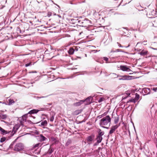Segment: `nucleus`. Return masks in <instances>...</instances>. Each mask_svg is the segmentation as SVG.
I'll return each instance as SVG.
<instances>
[{"label": "nucleus", "mask_w": 157, "mask_h": 157, "mask_svg": "<svg viewBox=\"0 0 157 157\" xmlns=\"http://www.w3.org/2000/svg\"><path fill=\"white\" fill-rule=\"evenodd\" d=\"M119 77H121V78H119V80H129L131 79V78L132 77L131 76L126 75L123 76L119 75Z\"/></svg>", "instance_id": "6"}, {"label": "nucleus", "mask_w": 157, "mask_h": 157, "mask_svg": "<svg viewBox=\"0 0 157 157\" xmlns=\"http://www.w3.org/2000/svg\"><path fill=\"white\" fill-rule=\"evenodd\" d=\"M104 114H102L101 115H99V116H98V117L99 118H100L101 117H104Z\"/></svg>", "instance_id": "38"}, {"label": "nucleus", "mask_w": 157, "mask_h": 157, "mask_svg": "<svg viewBox=\"0 0 157 157\" xmlns=\"http://www.w3.org/2000/svg\"><path fill=\"white\" fill-rule=\"evenodd\" d=\"M147 42V41H144L143 42V43L144 44V45H146V42Z\"/></svg>", "instance_id": "41"}, {"label": "nucleus", "mask_w": 157, "mask_h": 157, "mask_svg": "<svg viewBox=\"0 0 157 157\" xmlns=\"http://www.w3.org/2000/svg\"><path fill=\"white\" fill-rule=\"evenodd\" d=\"M116 52V50L115 51H114V50H112L111 51V52Z\"/></svg>", "instance_id": "42"}, {"label": "nucleus", "mask_w": 157, "mask_h": 157, "mask_svg": "<svg viewBox=\"0 0 157 157\" xmlns=\"http://www.w3.org/2000/svg\"><path fill=\"white\" fill-rule=\"evenodd\" d=\"M104 134V132L101 131V130L100 129L99 133H98V136H102Z\"/></svg>", "instance_id": "23"}, {"label": "nucleus", "mask_w": 157, "mask_h": 157, "mask_svg": "<svg viewBox=\"0 0 157 157\" xmlns=\"http://www.w3.org/2000/svg\"><path fill=\"white\" fill-rule=\"evenodd\" d=\"M57 6H58L59 7V6L57 5Z\"/></svg>", "instance_id": "53"}, {"label": "nucleus", "mask_w": 157, "mask_h": 157, "mask_svg": "<svg viewBox=\"0 0 157 157\" xmlns=\"http://www.w3.org/2000/svg\"><path fill=\"white\" fill-rule=\"evenodd\" d=\"M120 69L123 71H129L130 70V69L126 66L121 65L120 67Z\"/></svg>", "instance_id": "7"}, {"label": "nucleus", "mask_w": 157, "mask_h": 157, "mask_svg": "<svg viewBox=\"0 0 157 157\" xmlns=\"http://www.w3.org/2000/svg\"><path fill=\"white\" fill-rule=\"evenodd\" d=\"M111 118L109 115L103 117L100 121L99 124L101 127L108 129L110 125Z\"/></svg>", "instance_id": "1"}, {"label": "nucleus", "mask_w": 157, "mask_h": 157, "mask_svg": "<svg viewBox=\"0 0 157 157\" xmlns=\"http://www.w3.org/2000/svg\"><path fill=\"white\" fill-rule=\"evenodd\" d=\"M90 98H91L88 97V98H87L86 99V101H89V103H90Z\"/></svg>", "instance_id": "36"}, {"label": "nucleus", "mask_w": 157, "mask_h": 157, "mask_svg": "<svg viewBox=\"0 0 157 157\" xmlns=\"http://www.w3.org/2000/svg\"><path fill=\"white\" fill-rule=\"evenodd\" d=\"M70 78L68 77V78Z\"/></svg>", "instance_id": "54"}, {"label": "nucleus", "mask_w": 157, "mask_h": 157, "mask_svg": "<svg viewBox=\"0 0 157 157\" xmlns=\"http://www.w3.org/2000/svg\"><path fill=\"white\" fill-rule=\"evenodd\" d=\"M119 118L118 117H115L114 122L115 124H117L118 122Z\"/></svg>", "instance_id": "24"}, {"label": "nucleus", "mask_w": 157, "mask_h": 157, "mask_svg": "<svg viewBox=\"0 0 157 157\" xmlns=\"http://www.w3.org/2000/svg\"><path fill=\"white\" fill-rule=\"evenodd\" d=\"M152 49H154V50H156V48H152Z\"/></svg>", "instance_id": "50"}, {"label": "nucleus", "mask_w": 157, "mask_h": 157, "mask_svg": "<svg viewBox=\"0 0 157 157\" xmlns=\"http://www.w3.org/2000/svg\"><path fill=\"white\" fill-rule=\"evenodd\" d=\"M98 144L97 142L94 144V146L97 145Z\"/></svg>", "instance_id": "44"}, {"label": "nucleus", "mask_w": 157, "mask_h": 157, "mask_svg": "<svg viewBox=\"0 0 157 157\" xmlns=\"http://www.w3.org/2000/svg\"><path fill=\"white\" fill-rule=\"evenodd\" d=\"M104 100V98H100L99 100H98V102H101L102 101H103Z\"/></svg>", "instance_id": "33"}, {"label": "nucleus", "mask_w": 157, "mask_h": 157, "mask_svg": "<svg viewBox=\"0 0 157 157\" xmlns=\"http://www.w3.org/2000/svg\"><path fill=\"white\" fill-rule=\"evenodd\" d=\"M147 51L143 50L142 51L140 52V54L141 55L144 56L147 54Z\"/></svg>", "instance_id": "21"}, {"label": "nucleus", "mask_w": 157, "mask_h": 157, "mask_svg": "<svg viewBox=\"0 0 157 157\" xmlns=\"http://www.w3.org/2000/svg\"><path fill=\"white\" fill-rule=\"evenodd\" d=\"M135 99L137 101L139 99L140 96L137 93L135 94Z\"/></svg>", "instance_id": "26"}, {"label": "nucleus", "mask_w": 157, "mask_h": 157, "mask_svg": "<svg viewBox=\"0 0 157 157\" xmlns=\"http://www.w3.org/2000/svg\"><path fill=\"white\" fill-rule=\"evenodd\" d=\"M143 91L145 94H150L151 90L149 88H144L143 89Z\"/></svg>", "instance_id": "9"}, {"label": "nucleus", "mask_w": 157, "mask_h": 157, "mask_svg": "<svg viewBox=\"0 0 157 157\" xmlns=\"http://www.w3.org/2000/svg\"><path fill=\"white\" fill-rule=\"evenodd\" d=\"M153 90L155 92H156L157 90V87L154 88H153Z\"/></svg>", "instance_id": "40"}, {"label": "nucleus", "mask_w": 157, "mask_h": 157, "mask_svg": "<svg viewBox=\"0 0 157 157\" xmlns=\"http://www.w3.org/2000/svg\"><path fill=\"white\" fill-rule=\"evenodd\" d=\"M81 26H82V27H83V26H84L83 25H81Z\"/></svg>", "instance_id": "52"}, {"label": "nucleus", "mask_w": 157, "mask_h": 157, "mask_svg": "<svg viewBox=\"0 0 157 157\" xmlns=\"http://www.w3.org/2000/svg\"><path fill=\"white\" fill-rule=\"evenodd\" d=\"M7 116L6 114H0V119H5L6 118Z\"/></svg>", "instance_id": "17"}, {"label": "nucleus", "mask_w": 157, "mask_h": 157, "mask_svg": "<svg viewBox=\"0 0 157 157\" xmlns=\"http://www.w3.org/2000/svg\"><path fill=\"white\" fill-rule=\"evenodd\" d=\"M48 105H51L52 104L51 103H48L47 104Z\"/></svg>", "instance_id": "48"}, {"label": "nucleus", "mask_w": 157, "mask_h": 157, "mask_svg": "<svg viewBox=\"0 0 157 157\" xmlns=\"http://www.w3.org/2000/svg\"><path fill=\"white\" fill-rule=\"evenodd\" d=\"M85 56L86 57V56H87V55H86V54H85Z\"/></svg>", "instance_id": "49"}, {"label": "nucleus", "mask_w": 157, "mask_h": 157, "mask_svg": "<svg viewBox=\"0 0 157 157\" xmlns=\"http://www.w3.org/2000/svg\"><path fill=\"white\" fill-rule=\"evenodd\" d=\"M85 121H86V120H85V119H84L83 121H81V123H82V122H85Z\"/></svg>", "instance_id": "43"}, {"label": "nucleus", "mask_w": 157, "mask_h": 157, "mask_svg": "<svg viewBox=\"0 0 157 157\" xmlns=\"http://www.w3.org/2000/svg\"><path fill=\"white\" fill-rule=\"evenodd\" d=\"M41 145V144L40 143H38L35 145L33 146V148H36V147H38L40 146Z\"/></svg>", "instance_id": "27"}, {"label": "nucleus", "mask_w": 157, "mask_h": 157, "mask_svg": "<svg viewBox=\"0 0 157 157\" xmlns=\"http://www.w3.org/2000/svg\"><path fill=\"white\" fill-rule=\"evenodd\" d=\"M24 146L21 143H18L16 144L14 147V150L17 151H20L23 150Z\"/></svg>", "instance_id": "3"}, {"label": "nucleus", "mask_w": 157, "mask_h": 157, "mask_svg": "<svg viewBox=\"0 0 157 157\" xmlns=\"http://www.w3.org/2000/svg\"><path fill=\"white\" fill-rule=\"evenodd\" d=\"M47 96H41V97H37V98H46Z\"/></svg>", "instance_id": "39"}, {"label": "nucleus", "mask_w": 157, "mask_h": 157, "mask_svg": "<svg viewBox=\"0 0 157 157\" xmlns=\"http://www.w3.org/2000/svg\"><path fill=\"white\" fill-rule=\"evenodd\" d=\"M6 140V138L5 137H2L0 141L1 143H2V142H4V141H5Z\"/></svg>", "instance_id": "28"}, {"label": "nucleus", "mask_w": 157, "mask_h": 157, "mask_svg": "<svg viewBox=\"0 0 157 157\" xmlns=\"http://www.w3.org/2000/svg\"><path fill=\"white\" fill-rule=\"evenodd\" d=\"M32 65V63L30 62L29 63H27L25 64V67H28L29 66H30Z\"/></svg>", "instance_id": "30"}, {"label": "nucleus", "mask_w": 157, "mask_h": 157, "mask_svg": "<svg viewBox=\"0 0 157 157\" xmlns=\"http://www.w3.org/2000/svg\"><path fill=\"white\" fill-rule=\"evenodd\" d=\"M82 111V110H81V109L76 110L73 112V114L74 115H77L80 113H81Z\"/></svg>", "instance_id": "12"}, {"label": "nucleus", "mask_w": 157, "mask_h": 157, "mask_svg": "<svg viewBox=\"0 0 157 157\" xmlns=\"http://www.w3.org/2000/svg\"><path fill=\"white\" fill-rule=\"evenodd\" d=\"M152 24L153 26L157 27V19H156L153 21Z\"/></svg>", "instance_id": "18"}, {"label": "nucleus", "mask_w": 157, "mask_h": 157, "mask_svg": "<svg viewBox=\"0 0 157 157\" xmlns=\"http://www.w3.org/2000/svg\"><path fill=\"white\" fill-rule=\"evenodd\" d=\"M71 143V141L70 139H68L65 145L66 146H68Z\"/></svg>", "instance_id": "22"}, {"label": "nucleus", "mask_w": 157, "mask_h": 157, "mask_svg": "<svg viewBox=\"0 0 157 157\" xmlns=\"http://www.w3.org/2000/svg\"><path fill=\"white\" fill-rule=\"evenodd\" d=\"M84 101L83 100H81L77 102L75 104V105L76 106L80 105L81 104L83 103Z\"/></svg>", "instance_id": "14"}, {"label": "nucleus", "mask_w": 157, "mask_h": 157, "mask_svg": "<svg viewBox=\"0 0 157 157\" xmlns=\"http://www.w3.org/2000/svg\"><path fill=\"white\" fill-rule=\"evenodd\" d=\"M119 125H116L114 126H113L111 128L110 130L109 134H111L114 132L115 130L117 129Z\"/></svg>", "instance_id": "5"}, {"label": "nucleus", "mask_w": 157, "mask_h": 157, "mask_svg": "<svg viewBox=\"0 0 157 157\" xmlns=\"http://www.w3.org/2000/svg\"><path fill=\"white\" fill-rule=\"evenodd\" d=\"M47 124V122L46 120H44L41 123V126H46Z\"/></svg>", "instance_id": "20"}, {"label": "nucleus", "mask_w": 157, "mask_h": 157, "mask_svg": "<svg viewBox=\"0 0 157 157\" xmlns=\"http://www.w3.org/2000/svg\"><path fill=\"white\" fill-rule=\"evenodd\" d=\"M51 116L50 117V120L52 122L54 120V117L55 115V113H52V114H51Z\"/></svg>", "instance_id": "13"}, {"label": "nucleus", "mask_w": 157, "mask_h": 157, "mask_svg": "<svg viewBox=\"0 0 157 157\" xmlns=\"http://www.w3.org/2000/svg\"><path fill=\"white\" fill-rule=\"evenodd\" d=\"M70 3H71V4H72L71 2H70Z\"/></svg>", "instance_id": "56"}, {"label": "nucleus", "mask_w": 157, "mask_h": 157, "mask_svg": "<svg viewBox=\"0 0 157 157\" xmlns=\"http://www.w3.org/2000/svg\"><path fill=\"white\" fill-rule=\"evenodd\" d=\"M86 21H87L86 20H84L82 21H79V23L80 24L83 25L84 23H86Z\"/></svg>", "instance_id": "29"}, {"label": "nucleus", "mask_w": 157, "mask_h": 157, "mask_svg": "<svg viewBox=\"0 0 157 157\" xmlns=\"http://www.w3.org/2000/svg\"><path fill=\"white\" fill-rule=\"evenodd\" d=\"M92 52L94 51L95 52H97V50H93L92 51Z\"/></svg>", "instance_id": "45"}, {"label": "nucleus", "mask_w": 157, "mask_h": 157, "mask_svg": "<svg viewBox=\"0 0 157 157\" xmlns=\"http://www.w3.org/2000/svg\"><path fill=\"white\" fill-rule=\"evenodd\" d=\"M96 139L97 140V143L98 144H99L101 142L102 139V136H97Z\"/></svg>", "instance_id": "11"}, {"label": "nucleus", "mask_w": 157, "mask_h": 157, "mask_svg": "<svg viewBox=\"0 0 157 157\" xmlns=\"http://www.w3.org/2000/svg\"><path fill=\"white\" fill-rule=\"evenodd\" d=\"M113 76L114 77V78H117L118 77H119V75H117L115 73H113L112 74Z\"/></svg>", "instance_id": "32"}, {"label": "nucleus", "mask_w": 157, "mask_h": 157, "mask_svg": "<svg viewBox=\"0 0 157 157\" xmlns=\"http://www.w3.org/2000/svg\"><path fill=\"white\" fill-rule=\"evenodd\" d=\"M0 131L1 132L2 134L3 135L6 134L7 133V131L5 130L4 129L0 127Z\"/></svg>", "instance_id": "16"}, {"label": "nucleus", "mask_w": 157, "mask_h": 157, "mask_svg": "<svg viewBox=\"0 0 157 157\" xmlns=\"http://www.w3.org/2000/svg\"><path fill=\"white\" fill-rule=\"evenodd\" d=\"M14 103V101L13 99H9L8 100V105H12L13 103Z\"/></svg>", "instance_id": "19"}, {"label": "nucleus", "mask_w": 157, "mask_h": 157, "mask_svg": "<svg viewBox=\"0 0 157 157\" xmlns=\"http://www.w3.org/2000/svg\"><path fill=\"white\" fill-rule=\"evenodd\" d=\"M103 59L104 60H105L106 62H107L109 59L107 57H103Z\"/></svg>", "instance_id": "35"}, {"label": "nucleus", "mask_w": 157, "mask_h": 157, "mask_svg": "<svg viewBox=\"0 0 157 157\" xmlns=\"http://www.w3.org/2000/svg\"><path fill=\"white\" fill-rule=\"evenodd\" d=\"M116 52H123V51H122L120 49H117L116 50Z\"/></svg>", "instance_id": "37"}, {"label": "nucleus", "mask_w": 157, "mask_h": 157, "mask_svg": "<svg viewBox=\"0 0 157 157\" xmlns=\"http://www.w3.org/2000/svg\"><path fill=\"white\" fill-rule=\"evenodd\" d=\"M52 151H50L49 152V153L50 154H51L52 153Z\"/></svg>", "instance_id": "47"}, {"label": "nucleus", "mask_w": 157, "mask_h": 157, "mask_svg": "<svg viewBox=\"0 0 157 157\" xmlns=\"http://www.w3.org/2000/svg\"><path fill=\"white\" fill-rule=\"evenodd\" d=\"M38 136L40 140L41 141H45L47 140V138L42 134Z\"/></svg>", "instance_id": "10"}, {"label": "nucleus", "mask_w": 157, "mask_h": 157, "mask_svg": "<svg viewBox=\"0 0 157 157\" xmlns=\"http://www.w3.org/2000/svg\"><path fill=\"white\" fill-rule=\"evenodd\" d=\"M39 110L37 109H33L29 111L28 113L27 114H25L22 117H23L24 119H25L26 118V116L28 114H31L34 113H38L39 111Z\"/></svg>", "instance_id": "4"}, {"label": "nucleus", "mask_w": 157, "mask_h": 157, "mask_svg": "<svg viewBox=\"0 0 157 157\" xmlns=\"http://www.w3.org/2000/svg\"><path fill=\"white\" fill-rule=\"evenodd\" d=\"M26 118L24 119L23 117L21 119L19 123H18L16 124L15 126L13 127L12 132H9V133H11V135L12 136H13V135L16 132L17 130L18 129L20 126L23 127L24 122H26Z\"/></svg>", "instance_id": "2"}, {"label": "nucleus", "mask_w": 157, "mask_h": 157, "mask_svg": "<svg viewBox=\"0 0 157 157\" xmlns=\"http://www.w3.org/2000/svg\"><path fill=\"white\" fill-rule=\"evenodd\" d=\"M30 73H36V71L30 72Z\"/></svg>", "instance_id": "46"}, {"label": "nucleus", "mask_w": 157, "mask_h": 157, "mask_svg": "<svg viewBox=\"0 0 157 157\" xmlns=\"http://www.w3.org/2000/svg\"><path fill=\"white\" fill-rule=\"evenodd\" d=\"M117 44H118V46L120 47H121V48H123V47H125L126 48H128V47L130 46V44H129L128 46H122L121 45V44H120L118 42H117Z\"/></svg>", "instance_id": "25"}, {"label": "nucleus", "mask_w": 157, "mask_h": 157, "mask_svg": "<svg viewBox=\"0 0 157 157\" xmlns=\"http://www.w3.org/2000/svg\"><path fill=\"white\" fill-rule=\"evenodd\" d=\"M136 100L135 99H132L130 100L129 101L135 103L136 102Z\"/></svg>", "instance_id": "31"}, {"label": "nucleus", "mask_w": 157, "mask_h": 157, "mask_svg": "<svg viewBox=\"0 0 157 157\" xmlns=\"http://www.w3.org/2000/svg\"><path fill=\"white\" fill-rule=\"evenodd\" d=\"M51 139L52 141H53L55 142L56 140V139L53 137H51Z\"/></svg>", "instance_id": "34"}, {"label": "nucleus", "mask_w": 157, "mask_h": 157, "mask_svg": "<svg viewBox=\"0 0 157 157\" xmlns=\"http://www.w3.org/2000/svg\"><path fill=\"white\" fill-rule=\"evenodd\" d=\"M94 136L93 135H92L89 136L87 138V140L89 142H92L94 139Z\"/></svg>", "instance_id": "8"}, {"label": "nucleus", "mask_w": 157, "mask_h": 157, "mask_svg": "<svg viewBox=\"0 0 157 157\" xmlns=\"http://www.w3.org/2000/svg\"><path fill=\"white\" fill-rule=\"evenodd\" d=\"M74 52V49L72 48H70L68 51V53L70 55H72Z\"/></svg>", "instance_id": "15"}, {"label": "nucleus", "mask_w": 157, "mask_h": 157, "mask_svg": "<svg viewBox=\"0 0 157 157\" xmlns=\"http://www.w3.org/2000/svg\"><path fill=\"white\" fill-rule=\"evenodd\" d=\"M63 79H65V78H62Z\"/></svg>", "instance_id": "55"}, {"label": "nucleus", "mask_w": 157, "mask_h": 157, "mask_svg": "<svg viewBox=\"0 0 157 157\" xmlns=\"http://www.w3.org/2000/svg\"><path fill=\"white\" fill-rule=\"evenodd\" d=\"M0 103H2L3 104L4 103L3 102L2 103V101H0Z\"/></svg>", "instance_id": "51"}]
</instances>
